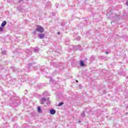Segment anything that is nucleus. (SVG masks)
Instances as JSON below:
<instances>
[{
	"mask_svg": "<svg viewBox=\"0 0 128 128\" xmlns=\"http://www.w3.org/2000/svg\"><path fill=\"white\" fill-rule=\"evenodd\" d=\"M44 29L43 28L42 26L38 25L36 26V30L34 32V34H36V32H44Z\"/></svg>",
	"mask_w": 128,
	"mask_h": 128,
	"instance_id": "f257e3e1",
	"label": "nucleus"
},
{
	"mask_svg": "<svg viewBox=\"0 0 128 128\" xmlns=\"http://www.w3.org/2000/svg\"><path fill=\"white\" fill-rule=\"evenodd\" d=\"M40 104H44L45 102H50V100H48V99H47L46 98H41L40 100Z\"/></svg>",
	"mask_w": 128,
	"mask_h": 128,
	"instance_id": "f03ea898",
	"label": "nucleus"
},
{
	"mask_svg": "<svg viewBox=\"0 0 128 128\" xmlns=\"http://www.w3.org/2000/svg\"><path fill=\"white\" fill-rule=\"evenodd\" d=\"M38 36L40 38L42 39L44 38L46 35L44 34H39Z\"/></svg>",
	"mask_w": 128,
	"mask_h": 128,
	"instance_id": "7ed1b4c3",
	"label": "nucleus"
},
{
	"mask_svg": "<svg viewBox=\"0 0 128 128\" xmlns=\"http://www.w3.org/2000/svg\"><path fill=\"white\" fill-rule=\"evenodd\" d=\"M50 114H56V110L54 109H51L50 110Z\"/></svg>",
	"mask_w": 128,
	"mask_h": 128,
	"instance_id": "20e7f679",
	"label": "nucleus"
},
{
	"mask_svg": "<svg viewBox=\"0 0 128 128\" xmlns=\"http://www.w3.org/2000/svg\"><path fill=\"white\" fill-rule=\"evenodd\" d=\"M34 52H40V48L38 47H36L34 50Z\"/></svg>",
	"mask_w": 128,
	"mask_h": 128,
	"instance_id": "39448f33",
	"label": "nucleus"
},
{
	"mask_svg": "<svg viewBox=\"0 0 128 128\" xmlns=\"http://www.w3.org/2000/svg\"><path fill=\"white\" fill-rule=\"evenodd\" d=\"M6 21H4L2 22L1 26L4 28V26H6Z\"/></svg>",
	"mask_w": 128,
	"mask_h": 128,
	"instance_id": "423d86ee",
	"label": "nucleus"
},
{
	"mask_svg": "<svg viewBox=\"0 0 128 128\" xmlns=\"http://www.w3.org/2000/svg\"><path fill=\"white\" fill-rule=\"evenodd\" d=\"M80 65L81 66H84V62L82 60L80 61Z\"/></svg>",
	"mask_w": 128,
	"mask_h": 128,
	"instance_id": "0eeeda50",
	"label": "nucleus"
},
{
	"mask_svg": "<svg viewBox=\"0 0 128 128\" xmlns=\"http://www.w3.org/2000/svg\"><path fill=\"white\" fill-rule=\"evenodd\" d=\"M38 112H40V113H42V109L40 108V106H38Z\"/></svg>",
	"mask_w": 128,
	"mask_h": 128,
	"instance_id": "6e6552de",
	"label": "nucleus"
},
{
	"mask_svg": "<svg viewBox=\"0 0 128 128\" xmlns=\"http://www.w3.org/2000/svg\"><path fill=\"white\" fill-rule=\"evenodd\" d=\"M82 116H83V118H84L86 116V115H84V112H83L81 114Z\"/></svg>",
	"mask_w": 128,
	"mask_h": 128,
	"instance_id": "1a4fd4ad",
	"label": "nucleus"
},
{
	"mask_svg": "<svg viewBox=\"0 0 128 128\" xmlns=\"http://www.w3.org/2000/svg\"><path fill=\"white\" fill-rule=\"evenodd\" d=\"M64 104V102H60L58 104V106H62Z\"/></svg>",
	"mask_w": 128,
	"mask_h": 128,
	"instance_id": "9d476101",
	"label": "nucleus"
},
{
	"mask_svg": "<svg viewBox=\"0 0 128 128\" xmlns=\"http://www.w3.org/2000/svg\"><path fill=\"white\" fill-rule=\"evenodd\" d=\"M26 52H28V54H32V52H30V50H28Z\"/></svg>",
	"mask_w": 128,
	"mask_h": 128,
	"instance_id": "9b49d317",
	"label": "nucleus"
},
{
	"mask_svg": "<svg viewBox=\"0 0 128 128\" xmlns=\"http://www.w3.org/2000/svg\"><path fill=\"white\" fill-rule=\"evenodd\" d=\"M32 64H29L28 65V70H30V66H32Z\"/></svg>",
	"mask_w": 128,
	"mask_h": 128,
	"instance_id": "f8f14e48",
	"label": "nucleus"
},
{
	"mask_svg": "<svg viewBox=\"0 0 128 128\" xmlns=\"http://www.w3.org/2000/svg\"><path fill=\"white\" fill-rule=\"evenodd\" d=\"M2 54H6V50H4V51H2Z\"/></svg>",
	"mask_w": 128,
	"mask_h": 128,
	"instance_id": "ddd939ff",
	"label": "nucleus"
},
{
	"mask_svg": "<svg viewBox=\"0 0 128 128\" xmlns=\"http://www.w3.org/2000/svg\"><path fill=\"white\" fill-rule=\"evenodd\" d=\"M2 30H4V29L2 28V27L0 26V32H2Z\"/></svg>",
	"mask_w": 128,
	"mask_h": 128,
	"instance_id": "4468645a",
	"label": "nucleus"
},
{
	"mask_svg": "<svg viewBox=\"0 0 128 128\" xmlns=\"http://www.w3.org/2000/svg\"><path fill=\"white\" fill-rule=\"evenodd\" d=\"M24 2V0H18L19 4H20V2Z\"/></svg>",
	"mask_w": 128,
	"mask_h": 128,
	"instance_id": "2eb2a0df",
	"label": "nucleus"
},
{
	"mask_svg": "<svg viewBox=\"0 0 128 128\" xmlns=\"http://www.w3.org/2000/svg\"><path fill=\"white\" fill-rule=\"evenodd\" d=\"M105 52H106V54H108V52L106 51Z\"/></svg>",
	"mask_w": 128,
	"mask_h": 128,
	"instance_id": "dca6fc26",
	"label": "nucleus"
},
{
	"mask_svg": "<svg viewBox=\"0 0 128 128\" xmlns=\"http://www.w3.org/2000/svg\"><path fill=\"white\" fill-rule=\"evenodd\" d=\"M126 4L128 6V1L126 2Z\"/></svg>",
	"mask_w": 128,
	"mask_h": 128,
	"instance_id": "f3484780",
	"label": "nucleus"
},
{
	"mask_svg": "<svg viewBox=\"0 0 128 128\" xmlns=\"http://www.w3.org/2000/svg\"><path fill=\"white\" fill-rule=\"evenodd\" d=\"M58 35H59V34H60V32H58Z\"/></svg>",
	"mask_w": 128,
	"mask_h": 128,
	"instance_id": "a211bd4d",
	"label": "nucleus"
},
{
	"mask_svg": "<svg viewBox=\"0 0 128 128\" xmlns=\"http://www.w3.org/2000/svg\"><path fill=\"white\" fill-rule=\"evenodd\" d=\"M76 82H78V80H76Z\"/></svg>",
	"mask_w": 128,
	"mask_h": 128,
	"instance_id": "6ab92c4d",
	"label": "nucleus"
},
{
	"mask_svg": "<svg viewBox=\"0 0 128 128\" xmlns=\"http://www.w3.org/2000/svg\"><path fill=\"white\" fill-rule=\"evenodd\" d=\"M78 122H80V120H79V121H78Z\"/></svg>",
	"mask_w": 128,
	"mask_h": 128,
	"instance_id": "aec40b11",
	"label": "nucleus"
},
{
	"mask_svg": "<svg viewBox=\"0 0 128 128\" xmlns=\"http://www.w3.org/2000/svg\"><path fill=\"white\" fill-rule=\"evenodd\" d=\"M50 104V103H48V102H46V104Z\"/></svg>",
	"mask_w": 128,
	"mask_h": 128,
	"instance_id": "412c9836",
	"label": "nucleus"
},
{
	"mask_svg": "<svg viewBox=\"0 0 128 128\" xmlns=\"http://www.w3.org/2000/svg\"><path fill=\"white\" fill-rule=\"evenodd\" d=\"M128 112H126V114H128Z\"/></svg>",
	"mask_w": 128,
	"mask_h": 128,
	"instance_id": "4be33fe9",
	"label": "nucleus"
},
{
	"mask_svg": "<svg viewBox=\"0 0 128 128\" xmlns=\"http://www.w3.org/2000/svg\"><path fill=\"white\" fill-rule=\"evenodd\" d=\"M115 18H116V16Z\"/></svg>",
	"mask_w": 128,
	"mask_h": 128,
	"instance_id": "5701e85b",
	"label": "nucleus"
}]
</instances>
